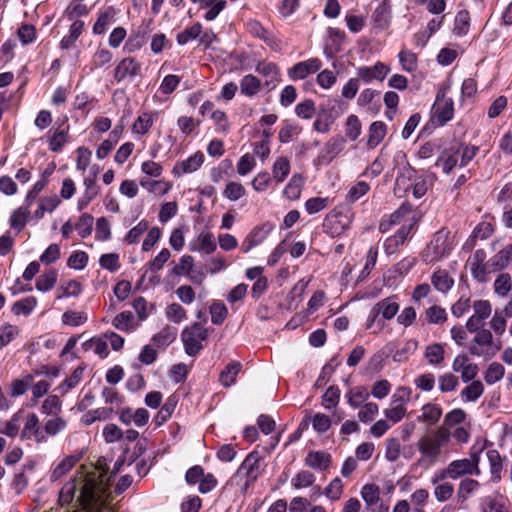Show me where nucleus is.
<instances>
[{"label":"nucleus","instance_id":"f257e3e1","mask_svg":"<svg viewBox=\"0 0 512 512\" xmlns=\"http://www.w3.org/2000/svg\"><path fill=\"white\" fill-rule=\"evenodd\" d=\"M107 471L101 464L81 466L59 492L61 506L71 505L68 512H101L110 496Z\"/></svg>","mask_w":512,"mask_h":512},{"label":"nucleus","instance_id":"f03ea898","mask_svg":"<svg viewBox=\"0 0 512 512\" xmlns=\"http://www.w3.org/2000/svg\"><path fill=\"white\" fill-rule=\"evenodd\" d=\"M450 440L451 432L444 426H440L431 433L422 436L417 442L421 458L430 463H435L441 455L442 447L448 445Z\"/></svg>","mask_w":512,"mask_h":512},{"label":"nucleus","instance_id":"7ed1b4c3","mask_svg":"<svg viewBox=\"0 0 512 512\" xmlns=\"http://www.w3.org/2000/svg\"><path fill=\"white\" fill-rule=\"evenodd\" d=\"M399 308L400 305L397 302L396 296H390L380 300L373 306L369 313L367 328L374 329L372 331L374 334L379 333L383 328V324L376 323L377 317L381 315L383 319L391 320L398 313Z\"/></svg>","mask_w":512,"mask_h":512},{"label":"nucleus","instance_id":"20e7f679","mask_svg":"<svg viewBox=\"0 0 512 512\" xmlns=\"http://www.w3.org/2000/svg\"><path fill=\"white\" fill-rule=\"evenodd\" d=\"M475 333L469 346V352L487 360L493 358L500 347L494 345L492 332L489 329L480 328Z\"/></svg>","mask_w":512,"mask_h":512},{"label":"nucleus","instance_id":"39448f33","mask_svg":"<svg viewBox=\"0 0 512 512\" xmlns=\"http://www.w3.org/2000/svg\"><path fill=\"white\" fill-rule=\"evenodd\" d=\"M208 338V329L200 323L186 327L181 334L185 352L189 356H196L202 349V342Z\"/></svg>","mask_w":512,"mask_h":512},{"label":"nucleus","instance_id":"423d86ee","mask_svg":"<svg viewBox=\"0 0 512 512\" xmlns=\"http://www.w3.org/2000/svg\"><path fill=\"white\" fill-rule=\"evenodd\" d=\"M452 249V242L449 239L448 232L438 231L424 252L426 262H435L447 256Z\"/></svg>","mask_w":512,"mask_h":512},{"label":"nucleus","instance_id":"0eeeda50","mask_svg":"<svg viewBox=\"0 0 512 512\" xmlns=\"http://www.w3.org/2000/svg\"><path fill=\"white\" fill-rule=\"evenodd\" d=\"M450 83H446L437 93L434 103L435 117L439 125H444L454 117V102L452 98L447 97V91Z\"/></svg>","mask_w":512,"mask_h":512},{"label":"nucleus","instance_id":"6e6552de","mask_svg":"<svg viewBox=\"0 0 512 512\" xmlns=\"http://www.w3.org/2000/svg\"><path fill=\"white\" fill-rule=\"evenodd\" d=\"M448 474L455 480L466 475H479V455L471 453L470 458L458 459L448 464Z\"/></svg>","mask_w":512,"mask_h":512},{"label":"nucleus","instance_id":"1a4fd4ad","mask_svg":"<svg viewBox=\"0 0 512 512\" xmlns=\"http://www.w3.org/2000/svg\"><path fill=\"white\" fill-rule=\"evenodd\" d=\"M142 73V64L133 57L123 58L116 65L114 70V79L119 83L123 81H133L140 77Z\"/></svg>","mask_w":512,"mask_h":512},{"label":"nucleus","instance_id":"9d476101","mask_svg":"<svg viewBox=\"0 0 512 512\" xmlns=\"http://www.w3.org/2000/svg\"><path fill=\"white\" fill-rule=\"evenodd\" d=\"M473 315L467 320L469 332H476L484 326V322L492 313V305L488 300H477L472 304Z\"/></svg>","mask_w":512,"mask_h":512},{"label":"nucleus","instance_id":"9b49d317","mask_svg":"<svg viewBox=\"0 0 512 512\" xmlns=\"http://www.w3.org/2000/svg\"><path fill=\"white\" fill-rule=\"evenodd\" d=\"M260 461L261 458L258 453H250L238 468L236 476H244L246 486L258 478L260 474Z\"/></svg>","mask_w":512,"mask_h":512},{"label":"nucleus","instance_id":"f8f14e48","mask_svg":"<svg viewBox=\"0 0 512 512\" xmlns=\"http://www.w3.org/2000/svg\"><path fill=\"white\" fill-rule=\"evenodd\" d=\"M322 68V62L318 58H309L293 65L288 70V76L292 80H303Z\"/></svg>","mask_w":512,"mask_h":512},{"label":"nucleus","instance_id":"ddd939ff","mask_svg":"<svg viewBox=\"0 0 512 512\" xmlns=\"http://www.w3.org/2000/svg\"><path fill=\"white\" fill-rule=\"evenodd\" d=\"M272 229L273 226L270 223L255 226L243 240L242 251L248 253L252 248L263 243Z\"/></svg>","mask_w":512,"mask_h":512},{"label":"nucleus","instance_id":"4468645a","mask_svg":"<svg viewBox=\"0 0 512 512\" xmlns=\"http://www.w3.org/2000/svg\"><path fill=\"white\" fill-rule=\"evenodd\" d=\"M390 68L383 62H376L373 66H361L357 69V76L365 83L373 80L383 81L389 73Z\"/></svg>","mask_w":512,"mask_h":512},{"label":"nucleus","instance_id":"2eb2a0df","mask_svg":"<svg viewBox=\"0 0 512 512\" xmlns=\"http://www.w3.org/2000/svg\"><path fill=\"white\" fill-rule=\"evenodd\" d=\"M67 120V116L59 118L58 122H61L60 125L48 139V146L52 152H60L68 141L69 125H65Z\"/></svg>","mask_w":512,"mask_h":512},{"label":"nucleus","instance_id":"dca6fc26","mask_svg":"<svg viewBox=\"0 0 512 512\" xmlns=\"http://www.w3.org/2000/svg\"><path fill=\"white\" fill-rule=\"evenodd\" d=\"M454 372H460L461 378L464 382L473 380L477 373L478 367L476 364L470 363L469 358L465 354L457 355L452 363Z\"/></svg>","mask_w":512,"mask_h":512},{"label":"nucleus","instance_id":"f3484780","mask_svg":"<svg viewBox=\"0 0 512 512\" xmlns=\"http://www.w3.org/2000/svg\"><path fill=\"white\" fill-rule=\"evenodd\" d=\"M31 438H34L38 443L46 441V436L39 428V419L35 413L28 414L21 432L22 440H29Z\"/></svg>","mask_w":512,"mask_h":512},{"label":"nucleus","instance_id":"a211bd4d","mask_svg":"<svg viewBox=\"0 0 512 512\" xmlns=\"http://www.w3.org/2000/svg\"><path fill=\"white\" fill-rule=\"evenodd\" d=\"M149 412L145 408H138L132 410L131 408H124L121 410L119 420L126 425L134 423L138 427H142L148 423Z\"/></svg>","mask_w":512,"mask_h":512},{"label":"nucleus","instance_id":"6ab92c4d","mask_svg":"<svg viewBox=\"0 0 512 512\" xmlns=\"http://www.w3.org/2000/svg\"><path fill=\"white\" fill-rule=\"evenodd\" d=\"M485 259L486 253L482 249L476 250L468 259L471 274L479 282H484L486 280Z\"/></svg>","mask_w":512,"mask_h":512},{"label":"nucleus","instance_id":"aec40b11","mask_svg":"<svg viewBox=\"0 0 512 512\" xmlns=\"http://www.w3.org/2000/svg\"><path fill=\"white\" fill-rule=\"evenodd\" d=\"M424 358L431 366H442L445 360V344L438 342L428 344L424 349Z\"/></svg>","mask_w":512,"mask_h":512},{"label":"nucleus","instance_id":"412c9836","mask_svg":"<svg viewBox=\"0 0 512 512\" xmlns=\"http://www.w3.org/2000/svg\"><path fill=\"white\" fill-rule=\"evenodd\" d=\"M217 248L215 238L210 232H202L198 237L190 244L192 251L202 252L204 254H212Z\"/></svg>","mask_w":512,"mask_h":512},{"label":"nucleus","instance_id":"4be33fe9","mask_svg":"<svg viewBox=\"0 0 512 512\" xmlns=\"http://www.w3.org/2000/svg\"><path fill=\"white\" fill-rule=\"evenodd\" d=\"M157 117L158 112L156 111L143 112L134 121L132 125V132L140 136L146 135L154 125Z\"/></svg>","mask_w":512,"mask_h":512},{"label":"nucleus","instance_id":"5701e85b","mask_svg":"<svg viewBox=\"0 0 512 512\" xmlns=\"http://www.w3.org/2000/svg\"><path fill=\"white\" fill-rule=\"evenodd\" d=\"M256 71L267 77L266 86H271L274 88L276 83L280 79V71L276 64L270 62H259L256 66Z\"/></svg>","mask_w":512,"mask_h":512},{"label":"nucleus","instance_id":"b1692460","mask_svg":"<svg viewBox=\"0 0 512 512\" xmlns=\"http://www.w3.org/2000/svg\"><path fill=\"white\" fill-rule=\"evenodd\" d=\"M460 150L454 147L445 149L439 156L436 165L441 166L444 173H450L457 165Z\"/></svg>","mask_w":512,"mask_h":512},{"label":"nucleus","instance_id":"393cba45","mask_svg":"<svg viewBox=\"0 0 512 512\" xmlns=\"http://www.w3.org/2000/svg\"><path fill=\"white\" fill-rule=\"evenodd\" d=\"M367 145L369 148H375L384 139L387 133V126L382 121H375L369 127Z\"/></svg>","mask_w":512,"mask_h":512},{"label":"nucleus","instance_id":"a878e982","mask_svg":"<svg viewBox=\"0 0 512 512\" xmlns=\"http://www.w3.org/2000/svg\"><path fill=\"white\" fill-rule=\"evenodd\" d=\"M242 369L238 361H232L226 365L219 376V381L224 387H230L236 382V377Z\"/></svg>","mask_w":512,"mask_h":512},{"label":"nucleus","instance_id":"bb28decb","mask_svg":"<svg viewBox=\"0 0 512 512\" xmlns=\"http://www.w3.org/2000/svg\"><path fill=\"white\" fill-rule=\"evenodd\" d=\"M330 462V455L322 451L309 452L305 458V464L313 469H326Z\"/></svg>","mask_w":512,"mask_h":512},{"label":"nucleus","instance_id":"cd10ccee","mask_svg":"<svg viewBox=\"0 0 512 512\" xmlns=\"http://www.w3.org/2000/svg\"><path fill=\"white\" fill-rule=\"evenodd\" d=\"M79 461L78 456L69 455L66 456L62 461L56 465L50 475L51 481H57L66 475Z\"/></svg>","mask_w":512,"mask_h":512},{"label":"nucleus","instance_id":"c85d7f7f","mask_svg":"<svg viewBox=\"0 0 512 512\" xmlns=\"http://www.w3.org/2000/svg\"><path fill=\"white\" fill-rule=\"evenodd\" d=\"M431 282L434 288L442 293H446L454 285V280L445 270H438L434 272L431 277Z\"/></svg>","mask_w":512,"mask_h":512},{"label":"nucleus","instance_id":"c756f323","mask_svg":"<svg viewBox=\"0 0 512 512\" xmlns=\"http://www.w3.org/2000/svg\"><path fill=\"white\" fill-rule=\"evenodd\" d=\"M30 218V209L28 206H20L10 216L9 224L12 229L17 231L23 230Z\"/></svg>","mask_w":512,"mask_h":512},{"label":"nucleus","instance_id":"7c9ffc66","mask_svg":"<svg viewBox=\"0 0 512 512\" xmlns=\"http://www.w3.org/2000/svg\"><path fill=\"white\" fill-rule=\"evenodd\" d=\"M290 173V161L287 157H278L272 167V179L282 183Z\"/></svg>","mask_w":512,"mask_h":512},{"label":"nucleus","instance_id":"2f4dec72","mask_svg":"<svg viewBox=\"0 0 512 512\" xmlns=\"http://www.w3.org/2000/svg\"><path fill=\"white\" fill-rule=\"evenodd\" d=\"M442 416V409L440 406L432 403L425 404L422 407V413L418 416L419 422H426L428 424H436Z\"/></svg>","mask_w":512,"mask_h":512},{"label":"nucleus","instance_id":"473e14b6","mask_svg":"<svg viewBox=\"0 0 512 512\" xmlns=\"http://www.w3.org/2000/svg\"><path fill=\"white\" fill-rule=\"evenodd\" d=\"M390 17L391 10L386 2H381L372 15L375 26L380 29H384L389 25Z\"/></svg>","mask_w":512,"mask_h":512},{"label":"nucleus","instance_id":"72a5a7b5","mask_svg":"<svg viewBox=\"0 0 512 512\" xmlns=\"http://www.w3.org/2000/svg\"><path fill=\"white\" fill-rule=\"evenodd\" d=\"M304 179L300 174H294L284 188L283 194L289 200H297L300 197Z\"/></svg>","mask_w":512,"mask_h":512},{"label":"nucleus","instance_id":"f704fd0d","mask_svg":"<svg viewBox=\"0 0 512 512\" xmlns=\"http://www.w3.org/2000/svg\"><path fill=\"white\" fill-rule=\"evenodd\" d=\"M176 336V328L165 326L161 331L153 336L152 341L157 347H167L176 339Z\"/></svg>","mask_w":512,"mask_h":512},{"label":"nucleus","instance_id":"c9c22d12","mask_svg":"<svg viewBox=\"0 0 512 512\" xmlns=\"http://www.w3.org/2000/svg\"><path fill=\"white\" fill-rule=\"evenodd\" d=\"M177 403H178V399L176 396L172 395V396L168 397V399L163 404V406L158 411V413L155 417V422L157 425H159V426L162 425L171 417V415L173 414V412L177 406Z\"/></svg>","mask_w":512,"mask_h":512},{"label":"nucleus","instance_id":"e433bc0d","mask_svg":"<svg viewBox=\"0 0 512 512\" xmlns=\"http://www.w3.org/2000/svg\"><path fill=\"white\" fill-rule=\"evenodd\" d=\"M260 88V80L252 74L244 76L240 82L241 93L249 97L256 95Z\"/></svg>","mask_w":512,"mask_h":512},{"label":"nucleus","instance_id":"4c0bfd02","mask_svg":"<svg viewBox=\"0 0 512 512\" xmlns=\"http://www.w3.org/2000/svg\"><path fill=\"white\" fill-rule=\"evenodd\" d=\"M204 155L201 152H197L190 156L188 159L178 163L174 170L181 169L182 173H192L200 168L203 164Z\"/></svg>","mask_w":512,"mask_h":512},{"label":"nucleus","instance_id":"58836bf2","mask_svg":"<svg viewBox=\"0 0 512 512\" xmlns=\"http://www.w3.org/2000/svg\"><path fill=\"white\" fill-rule=\"evenodd\" d=\"M483 392V383L479 380H475L461 391V397L466 402H475Z\"/></svg>","mask_w":512,"mask_h":512},{"label":"nucleus","instance_id":"ea45409f","mask_svg":"<svg viewBox=\"0 0 512 512\" xmlns=\"http://www.w3.org/2000/svg\"><path fill=\"white\" fill-rule=\"evenodd\" d=\"M425 320L429 324L441 325L447 320L446 310L438 305H432L425 310Z\"/></svg>","mask_w":512,"mask_h":512},{"label":"nucleus","instance_id":"a19ab883","mask_svg":"<svg viewBox=\"0 0 512 512\" xmlns=\"http://www.w3.org/2000/svg\"><path fill=\"white\" fill-rule=\"evenodd\" d=\"M360 495L367 507H371L380 500V488L376 484H365L361 488Z\"/></svg>","mask_w":512,"mask_h":512},{"label":"nucleus","instance_id":"79ce46f5","mask_svg":"<svg viewBox=\"0 0 512 512\" xmlns=\"http://www.w3.org/2000/svg\"><path fill=\"white\" fill-rule=\"evenodd\" d=\"M57 272L51 269L40 275L36 280V289L40 292L50 291L56 284Z\"/></svg>","mask_w":512,"mask_h":512},{"label":"nucleus","instance_id":"37998d69","mask_svg":"<svg viewBox=\"0 0 512 512\" xmlns=\"http://www.w3.org/2000/svg\"><path fill=\"white\" fill-rule=\"evenodd\" d=\"M37 305V299L33 296L26 297L16 301L12 306V312L15 315H29Z\"/></svg>","mask_w":512,"mask_h":512},{"label":"nucleus","instance_id":"c03bdc74","mask_svg":"<svg viewBox=\"0 0 512 512\" xmlns=\"http://www.w3.org/2000/svg\"><path fill=\"white\" fill-rule=\"evenodd\" d=\"M133 320L134 316L130 311H123L115 316L112 324L118 330L128 332L134 329Z\"/></svg>","mask_w":512,"mask_h":512},{"label":"nucleus","instance_id":"a18cd8bd","mask_svg":"<svg viewBox=\"0 0 512 512\" xmlns=\"http://www.w3.org/2000/svg\"><path fill=\"white\" fill-rule=\"evenodd\" d=\"M114 15L115 12L112 8L101 13L93 26V33L98 35L104 34L107 27L112 24Z\"/></svg>","mask_w":512,"mask_h":512},{"label":"nucleus","instance_id":"49530a36","mask_svg":"<svg viewBox=\"0 0 512 512\" xmlns=\"http://www.w3.org/2000/svg\"><path fill=\"white\" fill-rule=\"evenodd\" d=\"M459 385L458 377L453 373L447 372L439 376L438 388L442 393H448L456 390Z\"/></svg>","mask_w":512,"mask_h":512},{"label":"nucleus","instance_id":"de8ad7c7","mask_svg":"<svg viewBox=\"0 0 512 512\" xmlns=\"http://www.w3.org/2000/svg\"><path fill=\"white\" fill-rule=\"evenodd\" d=\"M202 32V25L195 23L190 27H186L181 33L177 35V42L180 45H185L189 41L198 38Z\"/></svg>","mask_w":512,"mask_h":512},{"label":"nucleus","instance_id":"09e8293b","mask_svg":"<svg viewBox=\"0 0 512 512\" xmlns=\"http://www.w3.org/2000/svg\"><path fill=\"white\" fill-rule=\"evenodd\" d=\"M368 397L369 395L363 386H357L347 393L348 403L353 408L361 407Z\"/></svg>","mask_w":512,"mask_h":512},{"label":"nucleus","instance_id":"8fccbe9b","mask_svg":"<svg viewBox=\"0 0 512 512\" xmlns=\"http://www.w3.org/2000/svg\"><path fill=\"white\" fill-rule=\"evenodd\" d=\"M504 373V366L498 362H493L488 366L484 379L487 384L492 385L502 379Z\"/></svg>","mask_w":512,"mask_h":512},{"label":"nucleus","instance_id":"3c124183","mask_svg":"<svg viewBox=\"0 0 512 512\" xmlns=\"http://www.w3.org/2000/svg\"><path fill=\"white\" fill-rule=\"evenodd\" d=\"M315 481V476L306 470L299 471L292 479L291 485L295 489L310 487Z\"/></svg>","mask_w":512,"mask_h":512},{"label":"nucleus","instance_id":"603ef678","mask_svg":"<svg viewBox=\"0 0 512 512\" xmlns=\"http://www.w3.org/2000/svg\"><path fill=\"white\" fill-rule=\"evenodd\" d=\"M246 194L245 187L239 182L227 183L223 195L230 201H237Z\"/></svg>","mask_w":512,"mask_h":512},{"label":"nucleus","instance_id":"864d4df0","mask_svg":"<svg viewBox=\"0 0 512 512\" xmlns=\"http://www.w3.org/2000/svg\"><path fill=\"white\" fill-rule=\"evenodd\" d=\"M512 288L511 276L507 273L500 274L494 282V291L499 296L505 297Z\"/></svg>","mask_w":512,"mask_h":512},{"label":"nucleus","instance_id":"5fc2aeb1","mask_svg":"<svg viewBox=\"0 0 512 512\" xmlns=\"http://www.w3.org/2000/svg\"><path fill=\"white\" fill-rule=\"evenodd\" d=\"M435 382V375L431 372L420 374L414 379L415 387L424 392H429L433 390Z\"/></svg>","mask_w":512,"mask_h":512},{"label":"nucleus","instance_id":"6e6d98bb","mask_svg":"<svg viewBox=\"0 0 512 512\" xmlns=\"http://www.w3.org/2000/svg\"><path fill=\"white\" fill-rule=\"evenodd\" d=\"M67 427V421L59 416H54L46 421L44 430L47 435L55 436Z\"/></svg>","mask_w":512,"mask_h":512},{"label":"nucleus","instance_id":"4d7b16f0","mask_svg":"<svg viewBox=\"0 0 512 512\" xmlns=\"http://www.w3.org/2000/svg\"><path fill=\"white\" fill-rule=\"evenodd\" d=\"M345 132L347 137L352 141H355L361 134V123L356 115L352 114L347 117Z\"/></svg>","mask_w":512,"mask_h":512},{"label":"nucleus","instance_id":"13d9d810","mask_svg":"<svg viewBox=\"0 0 512 512\" xmlns=\"http://www.w3.org/2000/svg\"><path fill=\"white\" fill-rule=\"evenodd\" d=\"M399 62L403 70L414 72L417 69V56L409 50H402L399 55Z\"/></svg>","mask_w":512,"mask_h":512},{"label":"nucleus","instance_id":"bf43d9fd","mask_svg":"<svg viewBox=\"0 0 512 512\" xmlns=\"http://www.w3.org/2000/svg\"><path fill=\"white\" fill-rule=\"evenodd\" d=\"M58 291H61V293L57 295V299L70 296L77 297L82 292V285L76 280H70L62 284Z\"/></svg>","mask_w":512,"mask_h":512},{"label":"nucleus","instance_id":"052dcab7","mask_svg":"<svg viewBox=\"0 0 512 512\" xmlns=\"http://www.w3.org/2000/svg\"><path fill=\"white\" fill-rule=\"evenodd\" d=\"M379 412V406L374 402L365 403L360 407L358 418L363 423H368L374 420Z\"/></svg>","mask_w":512,"mask_h":512},{"label":"nucleus","instance_id":"680f3d73","mask_svg":"<svg viewBox=\"0 0 512 512\" xmlns=\"http://www.w3.org/2000/svg\"><path fill=\"white\" fill-rule=\"evenodd\" d=\"M316 112L315 103L311 99H306L298 103L295 107V113L299 118L311 119Z\"/></svg>","mask_w":512,"mask_h":512},{"label":"nucleus","instance_id":"e2e57ef3","mask_svg":"<svg viewBox=\"0 0 512 512\" xmlns=\"http://www.w3.org/2000/svg\"><path fill=\"white\" fill-rule=\"evenodd\" d=\"M193 266V257L191 255H183L180 258L179 263L173 267L172 273L178 276H188L192 272Z\"/></svg>","mask_w":512,"mask_h":512},{"label":"nucleus","instance_id":"0e129e2a","mask_svg":"<svg viewBox=\"0 0 512 512\" xmlns=\"http://www.w3.org/2000/svg\"><path fill=\"white\" fill-rule=\"evenodd\" d=\"M470 15L467 10H461L456 14L454 31L458 35H465L469 30Z\"/></svg>","mask_w":512,"mask_h":512},{"label":"nucleus","instance_id":"69168bd1","mask_svg":"<svg viewBox=\"0 0 512 512\" xmlns=\"http://www.w3.org/2000/svg\"><path fill=\"white\" fill-rule=\"evenodd\" d=\"M19 328L12 324H4L0 327V349L7 346L17 335Z\"/></svg>","mask_w":512,"mask_h":512},{"label":"nucleus","instance_id":"338daca9","mask_svg":"<svg viewBox=\"0 0 512 512\" xmlns=\"http://www.w3.org/2000/svg\"><path fill=\"white\" fill-rule=\"evenodd\" d=\"M170 256V251L167 248L162 249L153 260L146 264L147 270L152 273L158 272L163 268Z\"/></svg>","mask_w":512,"mask_h":512},{"label":"nucleus","instance_id":"774afa93","mask_svg":"<svg viewBox=\"0 0 512 512\" xmlns=\"http://www.w3.org/2000/svg\"><path fill=\"white\" fill-rule=\"evenodd\" d=\"M199 125L200 120L194 119L193 117L181 116L177 120V126L185 136L191 135Z\"/></svg>","mask_w":512,"mask_h":512}]
</instances>
